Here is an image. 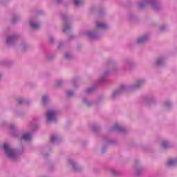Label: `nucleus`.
I'll return each instance as SVG.
<instances>
[{
    "label": "nucleus",
    "instance_id": "obj_1",
    "mask_svg": "<svg viewBox=\"0 0 177 177\" xmlns=\"http://www.w3.org/2000/svg\"><path fill=\"white\" fill-rule=\"evenodd\" d=\"M3 150L6 156L10 160H16L17 156L23 154V151H16L13 148H11L8 142L3 144Z\"/></svg>",
    "mask_w": 177,
    "mask_h": 177
},
{
    "label": "nucleus",
    "instance_id": "obj_2",
    "mask_svg": "<svg viewBox=\"0 0 177 177\" xmlns=\"http://www.w3.org/2000/svg\"><path fill=\"white\" fill-rule=\"evenodd\" d=\"M146 5H151V6L154 9H157V8H158V3L157 2V0H144L138 3V8L143 9Z\"/></svg>",
    "mask_w": 177,
    "mask_h": 177
},
{
    "label": "nucleus",
    "instance_id": "obj_3",
    "mask_svg": "<svg viewBox=\"0 0 177 177\" xmlns=\"http://www.w3.org/2000/svg\"><path fill=\"white\" fill-rule=\"evenodd\" d=\"M57 115V111L56 109H50L46 113L47 122H55Z\"/></svg>",
    "mask_w": 177,
    "mask_h": 177
},
{
    "label": "nucleus",
    "instance_id": "obj_4",
    "mask_svg": "<svg viewBox=\"0 0 177 177\" xmlns=\"http://www.w3.org/2000/svg\"><path fill=\"white\" fill-rule=\"evenodd\" d=\"M125 89H127V86H125L124 85L121 86L118 90H116L113 93V97H115L119 95H121V93L124 92Z\"/></svg>",
    "mask_w": 177,
    "mask_h": 177
},
{
    "label": "nucleus",
    "instance_id": "obj_5",
    "mask_svg": "<svg viewBox=\"0 0 177 177\" xmlns=\"http://www.w3.org/2000/svg\"><path fill=\"white\" fill-rule=\"evenodd\" d=\"M30 26L34 30H38L41 27V24L37 21V19H32L30 21Z\"/></svg>",
    "mask_w": 177,
    "mask_h": 177
},
{
    "label": "nucleus",
    "instance_id": "obj_6",
    "mask_svg": "<svg viewBox=\"0 0 177 177\" xmlns=\"http://www.w3.org/2000/svg\"><path fill=\"white\" fill-rule=\"evenodd\" d=\"M111 131H115V132H124V131H125V128L120 124H115L111 127Z\"/></svg>",
    "mask_w": 177,
    "mask_h": 177
},
{
    "label": "nucleus",
    "instance_id": "obj_7",
    "mask_svg": "<svg viewBox=\"0 0 177 177\" xmlns=\"http://www.w3.org/2000/svg\"><path fill=\"white\" fill-rule=\"evenodd\" d=\"M8 45H13L16 42V35L8 36L6 39Z\"/></svg>",
    "mask_w": 177,
    "mask_h": 177
},
{
    "label": "nucleus",
    "instance_id": "obj_8",
    "mask_svg": "<svg viewBox=\"0 0 177 177\" xmlns=\"http://www.w3.org/2000/svg\"><path fill=\"white\" fill-rule=\"evenodd\" d=\"M86 35L88 37V38H90V39H97V37H99V35L91 30L86 32Z\"/></svg>",
    "mask_w": 177,
    "mask_h": 177
},
{
    "label": "nucleus",
    "instance_id": "obj_9",
    "mask_svg": "<svg viewBox=\"0 0 177 177\" xmlns=\"http://www.w3.org/2000/svg\"><path fill=\"white\" fill-rule=\"evenodd\" d=\"M96 27L100 30H107V28H109V26H107V24L102 22H97L96 24Z\"/></svg>",
    "mask_w": 177,
    "mask_h": 177
},
{
    "label": "nucleus",
    "instance_id": "obj_10",
    "mask_svg": "<svg viewBox=\"0 0 177 177\" xmlns=\"http://www.w3.org/2000/svg\"><path fill=\"white\" fill-rule=\"evenodd\" d=\"M22 139L26 142H30L32 139V134L30 133H25L22 135Z\"/></svg>",
    "mask_w": 177,
    "mask_h": 177
},
{
    "label": "nucleus",
    "instance_id": "obj_11",
    "mask_svg": "<svg viewBox=\"0 0 177 177\" xmlns=\"http://www.w3.org/2000/svg\"><path fill=\"white\" fill-rule=\"evenodd\" d=\"M149 39V37L147 35H144L141 37H139L137 39V43L138 44H143L144 42H146Z\"/></svg>",
    "mask_w": 177,
    "mask_h": 177
},
{
    "label": "nucleus",
    "instance_id": "obj_12",
    "mask_svg": "<svg viewBox=\"0 0 177 177\" xmlns=\"http://www.w3.org/2000/svg\"><path fill=\"white\" fill-rule=\"evenodd\" d=\"M177 165V158L176 159H169L167 161L168 167H175Z\"/></svg>",
    "mask_w": 177,
    "mask_h": 177
},
{
    "label": "nucleus",
    "instance_id": "obj_13",
    "mask_svg": "<svg viewBox=\"0 0 177 177\" xmlns=\"http://www.w3.org/2000/svg\"><path fill=\"white\" fill-rule=\"evenodd\" d=\"M143 84H145V81L143 80H138L136 82V84H135L133 88L136 89V88H139V87L142 86V85H143Z\"/></svg>",
    "mask_w": 177,
    "mask_h": 177
},
{
    "label": "nucleus",
    "instance_id": "obj_14",
    "mask_svg": "<svg viewBox=\"0 0 177 177\" xmlns=\"http://www.w3.org/2000/svg\"><path fill=\"white\" fill-rule=\"evenodd\" d=\"M50 142L52 143H57V142H59V137H57V136H52L50 138Z\"/></svg>",
    "mask_w": 177,
    "mask_h": 177
},
{
    "label": "nucleus",
    "instance_id": "obj_15",
    "mask_svg": "<svg viewBox=\"0 0 177 177\" xmlns=\"http://www.w3.org/2000/svg\"><path fill=\"white\" fill-rule=\"evenodd\" d=\"M69 162L71 164L73 169H75V171H77L78 169V165H77L75 163V162H74V160H70Z\"/></svg>",
    "mask_w": 177,
    "mask_h": 177
},
{
    "label": "nucleus",
    "instance_id": "obj_16",
    "mask_svg": "<svg viewBox=\"0 0 177 177\" xmlns=\"http://www.w3.org/2000/svg\"><path fill=\"white\" fill-rule=\"evenodd\" d=\"M70 30H71V26H70V24H66L64 26V32H68Z\"/></svg>",
    "mask_w": 177,
    "mask_h": 177
},
{
    "label": "nucleus",
    "instance_id": "obj_17",
    "mask_svg": "<svg viewBox=\"0 0 177 177\" xmlns=\"http://www.w3.org/2000/svg\"><path fill=\"white\" fill-rule=\"evenodd\" d=\"M156 64L158 66H162L164 64V58H158L156 61Z\"/></svg>",
    "mask_w": 177,
    "mask_h": 177
},
{
    "label": "nucleus",
    "instance_id": "obj_18",
    "mask_svg": "<svg viewBox=\"0 0 177 177\" xmlns=\"http://www.w3.org/2000/svg\"><path fill=\"white\" fill-rule=\"evenodd\" d=\"M75 6H80L84 3V0H74Z\"/></svg>",
    "mask_w": 177,
    "mask_h": 177
},
{
    "label": "nucleus",
    "instance_id": "obj_19",
    "mask_svg": "<svg viewBox=\"0 0 177 177\" xmlns=\"http://www.w3.org/2000/svg\"><path fill=\"white\" fill-rule=\"evenodd\" d=\"M162 147L164 149H168L169 147V142L167 140H165L162 142Z\"/></svg>",
    "mask_w": 177,
    "mask_h": 177
},
{
    "label": "nucleus",
    "instance_id": "obj_20",
    "mask_svg": "<svg viewBox=\"0 0 177 177\" xmlns=\"http://www.w3.org/2000/svg\"><path fill=\"white\" fill-rule=\"evenodd\" d=\"M95 91V87L88 88L86 90V93L87 95H91L93 92Z\"/></svg>",
    "mask_w": 177,
    "mask_h": 177
},
{
    "label": "nucleus",
    "instance_id": "obj_21",
    "mask_svg": "<svg viewBox=\"0 0 177 177\" xmlns=\"http://www.w3.org/2000/svg\"><path fill=\"white\" fill-rule=\"evenodd\" d=\"M48 100H49V97L47 95H44L42 97V102L44 104L48 103Z\"/></svg>",
    "mask_w": 177,
    "mask_h": 177
},
{
    "label": "nucleus",
    "instance_id": "obj_22",
    "mask_svg": "<svg viewBox=\"0 0 177 177\" xmlns=\"http://www.w3.org/2000/svg\"><path fill=\"white\" fill-rule=\"evenodd\" d=\"M111 174H112V175L117 176V175H118L119 172H118V171H117L114 169H111Z\"/></svg>",
    "mask_w": 177,
    "mask_h": 177
},
{
    "label": "nucleus",
    "instance_id": "obj_23",
    "mask_svg": "<svg viewBox=\"0 0 177 177\" xmlns=\"http://www.w3.org/2000/svg\"><path fill=\"white\" fill-rule=\"evenodd\" d=\"M66 95L68 97H71V96H74V92L73 91H67L66 92Z\"/></svg>",
    "mask_w": 177,
    "mask_h": 177
},
{
    "label": "nucleus",
    "instance_id": "obj_24",
    "mask_svg": "<svg viewBox=\"0 0 177 177\" xmlns=\"http://www.w3.org/2000/svg\"><path fill=\"white\" fill-rule=\"evenodd\" d=\"M73 55H71V53H66L65 54V58H66L67 59H71Z\"/></svg>",
    "mask_w": 177,
    "mask_h": 177
},
{
    "label": "nucleus",
    "instance_id": "obj_25",
    "mask_svg": "<svg viewBox=\"0 0 177 177\" xmlns=\"http://www.w3.org/2000/svg\"><path fill=\"white\" fill-rule=\"evenodd\" d=\"M165 106L166 107H171V106H172V104L171 103V102L167 101V102L165 103Z\"/></svg>",
    "mask_w": 177,
    "mask_h": 177
},
{
    "label": "nucleus",
    "instance_id": "obj_26",
    "mask_svg": "<svg viewBox=\"0 0 177 177\" xmlns=\"http://www.w3.org/2000/svg\"><path fill=\"white\" fill-rule=\"evenodd\" d=\"M10 131H15V129H16V125L11 124L10 126Z\"/></svg>",
    "mask_w": 177,
    "mask_h": 177
},
{
    "label": "nucleus",
    "instance_id": "obj_27",
    "mask_svg": "<svg viewBox=\"0 0 177 177\" xmlns=\"http://www.w3.org/2000/svg\"><path fill=\"white\" fill-rule=\"evenodd\" d=\"M62 84H63V81L62 80H58L57 82L56 86H62Z\"/></svg>",
    "mask_w": 177,
    "mask_h": 177
},
{
    "label": "nucleus",
    "instance_id": "obj_28",
    "mask_svg": "<svg viewBox=\"0 0 177 177\" xmlns=\"http://www.w3.org/2000/svg\"><path fill=\"white\" fill-rule=\"evenodd\" d=\"M99 81L100 82H104V81H106V77H101Z\"/></svg>",
    "mask_w": 177,
    "mask_h": 177
},
{
    "label": "nucleus",
    "instance_id": "obj_29",
    "mask_svg": "<svg viewBox=\"0 0 177 177\" xmlns=\"http://www.w3.org/2000/svg\"><path fill=\"white\" fill-rule=\"evenodd\" d=\"M17 102L19 103V104H21V103H23V99L19 98Z\"/></svg>",
    "mask_w": 177,
    "mask_h": 177
},
{
    "label": "nucleus",
    "instance_id": "obj_30",
    "mask_svg": "<svg viewBox=\"0 0 177 177\" xmlns=\"http://www.w3.org/2000/svg\"><path fill=\"white\" fill-rule=\"evenodd\" d=\"M17 19H19V17H14V18L12 19V24L16 23V20H17Z\"/></svg>",
    "mask_w": 177,
    "mask_h": 177
},
{
    "label": "nucleus",
    "instance_id": "obj_31",
    "mask_svg": "<svg viewBox=\"0 0 177 177\" xmlns=\"http://www.w3.org/2000/svg\"><path fill=\"white\" fill-rule=\"evenodd\" d=\"M125 65L129 66H131V62H129V60L126 61L125 62Z\"/></svg>",
    "mask_w": 177,
    "mask_h": 177
},
{
    "label": "nucleus",
    "instance_id": "obj_32",
    "mask_svg": "<svg viewBox=\"0 0 177 177\" xmlns=\"http://www.w3.org/2000/svg\"><path fill=\"white\" fill-rule=\"evenodd\" d=\"M53 40H54L53 37L50 36V37H49V41H50V42H53Z\"/></svg>",
    "mask_w": 177,
    "mask_h": 177
},
{
    "label": "nucleus",
    "instance_id": "obj_33",
    "mask_svg": "<svg viewBox=\"0 0 177 177\" xmlns=\"http://www.w3.org/2000/svg\"><path fill=\"white\" fill-rule=\"evenodd\" d=\"M84 103H86V104H88V100L86 99H83Z\"/></svg>",
    "mask_w": 177,
    "mask_h": 177
},
{
    "label": "nucleus",
    "instance_id": "obj_34",
    "mask_svg": "<svg viewBox=\"0 0 177 177\" xmlns=\"http://www.w3.org/2000/svg\"><path fill=\"white\" fill-rule=\"evenodd\" d=\"M93 131H97V127L96 126L93 127Z\"/></svg>",
    "mask_w": 177,
    "mask_h": 177
},
{
    "label": "nucleus",
    "instance_id": "obj_35",
    "mask_svg": "<svg viewBox=\"0 0 177 177\" xmlns=\"http://www.w3.org/2000/svg\"><path fill=\"white\" fill-rule=\"evenodd\" d=\"M63 0H56V2L57 3H60V2H62Z\"/></svg>",
    "mask_w": 177,
    "mask_h": 177
},
{
    "label": "nucleus",
    "instance_id": "obj_36",
    "mask_svg": "<svg viewBox=\"0 0 177 177\" xmlns=\"http://www.w3.org/2000/svg\"><path fill=\"white\" fill-rule=\"evenodd\" d=\"M75 84H76L75 82H72V85H73V86H75Z\"/></svg>",
    "mask_w": 177,
    "mask_h": 177
},
{
    "label": "nucleus",
    "instance_id": "obj_37",
    "mask_svg": "<svg viewBox=\"0 0 177 177\" xmlns=\"http://www.w3.org/2000/svg\"><path fill=\"white\" fill-rule=\"evenodd\" d=\"M0 80H2V75L0 74Z\"/></svg>",
    "mask_w": 177,
    "mask_h": 177
},
{
    "label": "nucleus",
    "instance_id": "obj_38",
    "mask_svg": "<svg viewBox=\"0 0 177 177\" xmlns=\"http://www.w3.org/2000/svg\"><path fill=\"white\" fill-rule=\"evenodd\" d=\"M160 30H164V28L163 27H160Z\"/></svg>",
    "mask_w": 177,
    "mask_h": 177
},
{
    "label": "nucleus",
    "instance_id": "obj_39",
    "mask_svg": "<svg viewBox=\"0 0 177 177\" xmlns=\"http://www.w3.org/2000/svg\"><path fill=\"white\" fill-rule=\"evenodd\" d=\"M104 75H107V72H105V73H104Z\"/></svg>",
    "mask_w": 177,
    "mask_h": 177
},
{
    "label": "nucleus",
    "instance_id": "obj_40",
    "mask_svg": "<svg viewBox=\"0 0 177 177\" xmlns=\"http://www.w3.org/2000/svg\"><path fill=\"white\" fill-rule=\"evenodd\" d=\"M60 46H62V44H60L59 46H58V48H60Z\"/></svg>",
    "mask_w": 177,
    "mask_h": 177
}]
</instances>
